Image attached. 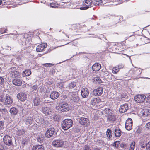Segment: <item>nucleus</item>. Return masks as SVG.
I'll use <instances>...</instances> for the list:
<instances>
[{"instance_id": "obj_1", "label": "nucleus", "mask_w": 150, "mask_h": 150, "mask_svg": "<svg viewBox=\"0 0 150 150\" xmlns=\"http://www.w3.org/2000/svg\"><path fill=\"white\" fill-rule=\"evenodd\" d=\"M73 121L71 119H67L63 120L61 123L62 127L64 130H67L71 127L73 124Z\"/></svg>"}, {"instance_id": "obj_2", "label": "nucleus", "mask_w": 150, "mask_h": 150, "mask_svg": "<svg viewBox=\"0 0 150 150\" xmlns=\"http://www.w3.org/2000/svg\"><path fill=\"white\" fill-rule=\"evenodd\" d=\"M1 101L4 103V105L8 107L12 105L13 102L12 98L7 94H6L3 98H1Z\"/></svg>"}, {"instance_id": "obj_3", "label": "nucleus", "mask_w": 150, "mask_h": 150, "mask_svg": "<svg viewBox=\"0 0 150 150\" xmlns=\"http://www.w3.org/2000/svg\"><path fill=\"white\" fill-rule=\"evenodd\" d=\"M57 108L59 111L62 112H66L69 110V105L65 102L59 103Z\"/></svg>"}, {"instance_id": "obj_4", "label": "nucleus", "mask_w": 150, "mask_h": 150, "mask_svg": "<svg viewBox=\"0 0 150 150\" xmlns=\"http://www.w3.org/2000/svg\"><path fill=\"white\" fill-rule=\"evenodd\" d=\"M56 134V131L54 128H50L48 129L45 133V136L47 138L55 136Z\"/></svg>"}, {"instance_id": "obj_5", "label": "nucleus", "mask_w": 150, "mask_h": 150, "mask_svg": "<svg viewBox=\"0 0 150 150\" xmlns=\"http://www.w3.org/2000/svg\"><path fill=\"white\" fill-rule=\"evenodd\" d=\"M3 141L5 144L8 146H13L12 138L8 135L5 136L3 138Z\"/></svg>"}, {"instance_id": "obj_6", "label": "nucleus", "mask_w": 150, "mask_h": 150, "mask_svg": "<svg viewBox=\"0 0 150 150\" xmlns=\"http://www.w3.org/2000/svg\"><path fill=\"white\" fill-rule=\"evenodd\" d=\"M78 119H79V121L80 124L82 125L87 126L90 124L89 121L87 118L79 117Z\"/></svg>"}, {"instance_id": "obj_7", "label": "nucleus", "mask_w": 150, "mask_h": 150, "mask_svg": "<svg viewBox=\"0 0 150 150\" xmlns=\"http://www.w3.org/2000/svg\"><path fill=\"white\" fill-rule=\"evenodd\" d=\"M93 1L91 0H86L83 2V7H80L81 10H86L92 4Z\"/></svg>"}, {"instance_id": "obj_8", "label": "nucleus", "mask_w": 150, "mask_h": 150, "mask_svg": "<svg viewBox=\"0 0 150 150\" xmlns=\"http://www.w3.org/2000/svg\"><path fill=\"white\" fill-rule=\"evenodd\" d=\"M146 98V96L143 94H138L135 96L134 99L136 102H142L145 100Z\"/></svg>"}, {"instance_id": "obj_9", "label": "nucleus", "mask_w": 150, "mask_h": 150, "mask_svg": "<svg viewBox=\"0 0 150 150\" xmlns=\"http://www.w3.org/2000/svg\"><path fill=\"white\" fill-rule=\"evenodd\" d=\"M125 127L126 129L129 131L132 129V121L131 118H129L126 120Z\"/></svg>"}, {"instance_id": "obj_10", "label": "nucleus", "mask_w": 150, "mask_h": 150, "mask_svg": "<svg viewBox=\"0 0 150 150\" xmlns=\"http://www.w3.org/2000/svg\"><path fill=\"white\" fill-rule=\"evenodd\" d=\"M52 144L55 147H61L63 145L64 142L61 140H56L53 141Z\"/></svg>"}, {"instance_id": "obj_11", "label": "nucleus", "mask_w": 150, "mask_h": 150, "mask_svg": "<svg viewBox=\"0 0 150 150\" xmlns=\"http://www.w3.org/2000/svg\"><path fill=\"white\" fill-rule=\"evenodd\" d=\"M81 95L83 98H87L89 94V90L86 88H83L81 92Z\"/></svg>"}, {"instance_id": "obj_12", "label": "nucleus", "mask_w": 150, "mask_h": 150, "mask_svg": "<svg viewBox=\"0 0 150 150\" xmlns=\"http://www.w3.org/2000/svg\"><path fill=\"white\" fill-rule=\"evenodd\" d=\"M103 92V88L102 87H99L96 89H94L93 91V94L96 96H100Z\"/></svg>"}, {"instance_id": "obj_13", "label": "nucleus", "mask_w": 150, "mask_h": 150, "mask_svg": "<svg viewBox=\"0 0 150 150\" xmlns=\"http://www.w3.org/2000/svg\"><path fill=\"white\" fill-rule=\"evenodd\" d=\"M69 95L70 99L74 102H77L79 101V98L76 94L70 93Z\"/></svg>"}, {"instance_id": "obj_14", "label": "nucleus", "mask_w": 150, "mask_h": 150, "mask_svg": "<svg viewBox=\"0 0 150 150\" xmlns=\"http://www.w3.org/2000/svg\"><path fill=\"white\" fill-rule=\"evenodd\" d=\"M18 98L22 101H25L27 98V95L21 92L17 95Z\"/></svg>"}, {"instance_id": "obj_15", "label": "nucleus", "mask_w": 150, "mask_h": 150, "mask_svg": "<svg viewBox=\"0 0 150 150\" xmlns=\"http://www.w3.org/2000/svg\"><path fill=\"white\" fill-rule=\"evenodd\" d=\"M128 104L125 103L121 105L119 109L120 112L121 113L125 112L129 109Z\"/></svg>"}, {"instance_id": "obj_16", "label": "nucleus", "mask_w": 150, "mask_h": 150, "mask_svg": "<svg viewBox=\"0 0 150 150\" xmlns=\"http://www.w3.org/2000/svg\"><path fill=\"white\" fill-rule=\"evenodd\" d=\"M47 44H42L39 45L36 48V51L38 52H41L45 50L47 47Z\"/></svg>"}, {"instance_id": "obj_17", "label": "nucleus", "mask_w": 150, "mask_h": 150, "mask_svg": "<svg viewBox=\"0 0 150 150\" xmlns=\"http://www.w3.org/2000/svg\"><path fill=\"white\" fill-rule=\"evenodd\" d=\"M44 103H42L40 99L38 97H36L33 100V104L34 106H38L42 105V106Z\"/></svg>"}, {"instance_id": "obj_18", "label": "nucleus", "mask_w": 150, "mask_h": 150, "mask_svg": "<svg viewBox=\"0 0 150 150\" xmlns=\"http://www.w3.org/2000/svg\"><path fill=\"white\" fill-rule=\"evenodd\" d=\"M10 75L13 78H20L21 75V74L18 71L14 70L11 71Z\"/></svg>"}, {"instance_id": "obj_19", "label": "nucleus", "mask_w": 150, "mask_h": 150, "mask_svg": "<svg viewBox=\"0 0 150 150\" xmlns=\"http://www.w3.org/2000/svg\"><path fill=\"white\" fill-rule=\"evenodd\" d=\"M22 81L23 80L21 79L16 78L13 80L12 82L14 85L16 86H19L22 85Z\"/></svg>"}, {"instance_id": "obj_20", "label": "nucleus", "mask_w": 150, "mask_h": 150, "mask_svg": "<svg viewBox=\"0 0 150 150\" xmlns=\"http://www.w3.org/2000/svg\"><path fill=\"white\" fill-rule=\"evenodd\" d=\"M9 112L11 115L15 116L17 114L18 110L16 107H12L10 109Z\"/></svg>"}, {"instance_id": "obj_21", "label": "nucleus", "mask_w": 150, "mask_h": 150, "mask_svg": "<svg viewBox=\"0 0 150 150\" xmlns=\"http://www.w3.org/2000/svg\"><path fill=\"white\" fill-rule=\"evenodd\" d=\"M101 101L100 98H96L93 99L91 100V103L93 105H95L99 104V103Z\"/></svg>"}, {"instance_id": "obj_22", "label": "nucleus", "mask_w": 150, "mask_h": 150, "mask_svg": "<svg viewBox=\"0 0 150 150\" xmlns=\"http://www.w3.org/2000/svg\"><path fill=\"white\" fill-rule=\"evenodd\" d=\"M59 96V93L55 91H53L50 95V98L53 100L57 99Z\"/></svg>"}, {"instance_id": "obj_23", "label": "nucleus", "mask_w": 150, "mask_h": 150, "mask_svg": "<svg viewBox=\"0 0 150 150\" xmlns=\"http://www.w3.org/2000/svg\"><path fill=\"white\" fill-rule=\"evenodd\" d=\"M101 65L100 64L98 63H95L92 67L93 70L95 71H99L101 68Z\"/></svg>"}, {"instance_id": "obj_24", "label": "nucleus", "mask_w": 150, "mask_h": 150, "mask_svg": "<svg viewBox=\"0 0 150 150\" xmlns=\"http://www.w3.org/2000/svg\"><path fill=\"white\" fill-rule=\"evenodd\" d=\"M107 120L109 122H114L116 120L115 116L112 113L108 115Z\"/></svg>"}, {"instance_id": "obj_25", "label": "nucleus", "mask_w": 150, "mask_h": 150, "mask_svg": "<svg viewBox=\"0 0 150 150\" xmlns=\"http://www.w3.org/2000/svg\"><path fill=\"white\" fill-rule=\"evenodd\" d=\"M113 112V110L109 109V108H105L103 110L102 113L104 114L105 115H109L112 113Z\"/></svg>"}, {"instance_id": "obj_26", "label": "nucleus", "mask_w": 150, "mask_h": 150, "mask_svg": "<svg viewBox=\"0 0 150 150\" xmlns=\"http://www.w3.org/2000/svg\"><path fill=\"white\" fill-rule=\"evenodd\" d=\"M25 133L24 129H16V134L18 136H21L23 135Z\"/></svg>"}, {"instance_id": "obj_27", "label": "nucleus", "mask_w": 150, "mask_h": 150, "mask_svg": "<svg viewBox=\"0 0 150 150\" xmlns=\"http://www.w3.org/2000/svg\"><path fill=\"white\" fill-rule=\"evenodd\" d=\"M42 112L45 115H48L50 112V110L49 108L47 107H43L42 108Z\"/></svg>"}, {"instance_id": "obj_28", "label": "nucleus", "mask_w": 150, "mask_h": 150, "mask_svg": "<svg viewBox=\"0 0 150 150\" xmlns=\"http://www.w3.org/2000/svg\"><path fill=\"white\" fill-rule=\"evenodd\" d=\"M142 116L144 117H147L150 115V111L147 109L143 110L142 113Z\"/></svg>"}, {"instance_id": "obj_29", "label": "nucleus", "mask_w": 150, "mask_h": 150, "mask_svg": "<svg viewBox=\"0 0 150 150\" xmlns=\"http://www.w3.org/2000/svg\"><path fill=\"white\" fill-rule=\"evenodd\" d=\"M33 122V118L31 117H28L25 120V124L28 126L30 125Z\"/></svg>"}, {"instance_id": "obj_30", "label": "nucleus", "mask_w": 150, "mask_h": 150, "mask_svg": "<svg viewBox=\"0 0 150 150\" xmlns=\"http://www.w3.org/2000/svg\"><path fill=\"white\" fill-rule=\"evenodd\" d=\"M33 150H44V147L41 145H38L33 146Z\"/></svg>"}, {"instance_id": "obj_31", "label": "nucleus", "mask_w": 150, "mask_h": 150, "mask_svg": "<svg viewBox=\"0 0 150 150\" xmlns=\"http://www.w3.org/2000/svg\"><path fill=\"white\" fill-rule=\"evenodd\" d=\"M122 132L120 129H116L115 130V134L116 137H119L121 135Z\"/></svg>"}, {"instance_id": "obj_32", "label": "nucleus", "mask_w": 150, "mask_h": 150, "mask_svg": "<svg viewBox=\"0 0 150 150\" xmlns=\"http://www.w3.org/2000/svg\"><path fill=\"white\" fill-rule=\"evenodd\" d=\"M76 86V83L75 82H71L69 83L68 86L69 89H72L74 88Z\"/></svg>"}, {"instance_id": "obj_33", "label": "nucleus", "mask_w": 150, "mask_h": 150, "mask_svg": "<svg viewBox=\"0 0 150 150\" xmlns=\"http://www.w3.org/2000/svg\"><path fill=\"white\" fill-rule=\"evenodd\" d=\"M106 135L108 138L110 139L112 137V131L110 129H108L106 132Z\"/></svg>"}, {"instance_id": "obj_34", "label": "nucleus", "mask_w": 150, "mask_h": 150, "mask_svg": "<svg viewBox=\"0 0 150 150\" xmlns=\"http://www.w3.org/2000/svg\"><path fill=\"white\" fill-rule=\"evenodd\" d=\"M26 76H29L31 74V70L30 69L25 70L23 72Z\"/></svg>"}, {"instance_id": "obj_35", "label": "nucleus", "mask_w": 150, "mask_h": 150, "mask_svg": "<svg viewBox=\"0 0 150 150\" xmlns=\"http://www.w3.org/2000/svg\"><path fill=\"white\" fill-rule=\"evenodd\" d=\"M102 0H93V3H94L95 5H99L102 4Z\"/></svg>"}, {"instance_id": "obj_36", "label": "nucleus", "mask_w": 150, "mask_h": 150, "mask_svg": "<svg viewBox=\"0 0 150 150\" xmlns=\"http://www.w3.org/2000/svg\"><path fill=\"white\" fill-rule=\"evenodd\" d=\"M135 142H132L130 144V146L129 149L130 150H134L135 147Z\"/></svg>"}, {"instance_id": "obj_37", "label": "nucleus", "mask_w": 150, "mask_h": 150, "mask_svg": "<svg viewBox=\"0 0 150 150\" xmlns=\"http://www.w3.org/2000/svg\"><path fill=\"white\" fill-rule=\"evenodd\" d=\"M119 71V68L117 67H113L112 72L113 73L116 74L117 72H118Z\"/></svg>"}, {"instance_id": "obj_38", "label": "nucleus", "mask_w": 150, "mask_h": 150, "mask_svg": "<svg viewBox=\"0 0 150 150\" xmlns=\"http://www.w3.org/2000/svg\"><path fill=\"white\" fill-rule=\"evenodd\" d=\"M4 121H0V130L4 129Z\"/></svg>"}, {"instance_id": "obj_39", "label": "nucleus", "mask_w": 150, "mask_h": 150, "mask_svg": "<svg viewBox=\"0 0 150 150\" xmlns=\"http://www.w3.org/2000/svg\"><path fill=\"white\" fill-rule=\"evenodd\" d=\"M43 140V138L42 137L40 136H38L37 138V141L40 143H42Z\"/></svg>"}, {"instance_id": "obj_40", "label": "nucleus", "mask_w": 150, "mask_h": 150, "mask_svg": "<svg viewBox=\"0 0 150 150\" xmlns=\"http://www.w3.org/2000/svg\"><path fill=\"white\" fill-rule=\"evenodd\" d=\"M119 141H116L114 142V143H113V145L116 147H117L119 146Z\"/></svg>"}, {"instance_id": "obj_41", "label": "nucleus", "mask_w": 150, "mask_h": 150, "mask_svg": "<svg viewBox=\"0 0 150 150\" xmlns=\"http://www.w3.org/2000/svg\"><path fill=\"white\" fill-rule=\"evenodd\" d=\"M57 5L54 3H51L50 4V6L52 8H56L57 6Z\"/></svg>"}, {"instance_id": "obj_42", "label": "nucleus", "mask_w": 150, "mask_h": 150, "mask_svg": "<svg viewBox=\"0 0 150 150\" xmlns=\"http://www.w3.org/2000/svg\"><path fill=\"white\" fill-rule=\"evenodd\" d=\"M57 86L58 88L60 89H62L63 87V85L62 83H58L57 84Z\"/></svg>"}, {"instance_id": "obj_43", "label": "nucleus", "mask_w": 150, "mask_h": 150, "mask_svg": "<svg viewBox=\"0 0 150 150\" xmlns=\"http://www.w3.org/2000/svg\"><path fill=\"white\" fill-rule=\"evenodd\" d=\"M8 112L7 110L5 108L2 109L1 113L3 114H5Z\"/></svg>"}, {"instance_id": "obj_44", "label": "nucleus", "mask_w": 150, "mask_h": 150, "mask_svg": "<svg viewBox=\"0 0 150 150\" xmlns=\"http://www.w3.org/2000/svg\"><path fill=\"white\" fill-rule=\"evenodd\" d=\"M43 65L46 67H50L51 66H53V64L51 63H46L44 64Z\"/></svg>"}, {"instance_id": "obj_45", "label": "nucleus", "mask_w": 150, "mask_h": 150, "mask_svg": "<svg viewBox=\"0 0 150 150\" xmlns=\"http://www.w3.org/2000/svg\"><path fill=\"white\" fill-rule=\"evenodd\" d=\"M0 150H7L6 147L0 144Z\"/></svg>"}, {"instance_id": "obj_46", "label": "nucleus", "mask_w": 150, "mask_h": 150, "mask_svg": "<svg viewBox=\"0 0 150 150\" xmlns=\"http://www.w3.org/2000/svg\"><path fill=\"white\" fill-rule=\"evenodd\" d=\"M83 149L84 150H91V149L90 148V147L87 145H85Z\"/></svg>"}, {"instance_id": "obj_47", "label": "nucleus", "mask_w": 150, "mask_h": 150, "mask_svg": "<svg viewBox=\"0 0 150 150\" xmlns=\"http://www.w3.org/2000/svg\"><path fill=\"white\" fill-rule=\"evenodd\" d=\"M111 74H109V72L107 71H105L103 72V75L104 76H107L108 75H110Z\"/></svg>"}, {"instance_id": "obj_48", "label": "nucleus", "mask_w": 150, "mask_h": 150, "mask_svg": "<svg viewBox=\"0 0 150 150\" xmlns=\"http://www.w3.org/2000/svg\"><path fill=\"white\" fill-rule=\"evenodd\" d=\"M140 146L141 148H144L146 146V143H141Z\"/></svg>"}, {"instance_id": "obj_49", "label": "nucleus", "mask_w": 150, "mask_h": 150, "mask_svg": "<svg viewBox=\"0 0 150 150\" xmlns=\"http://www.w3.org/2000/svg\"><path fill=\"white\" fill-rule=\"evenodd\" d=\"M150 148V141L148 143H146V150H147Z\"/></svg>"}, {"instance_id": "obj_50", "label": "nucleus", "mask_w": 150, "mask_h": 150, "mask_svg": "<svg viewBox=\"0 0 150 150\" xmlns=\"http://www.w3.org/2000/svg\"><path fill=\"white\" fill-rule=\"evenodd\" d=\"M4 79L2 77H0V85L4 83Z\"/></svg>"}, {"instance_id": "obj_51", "label": "nucleus", "mask_w": 150, "mask_h": 150, "mask_svg": "<svg viewBox=\"0 0 150 150\" xmlns=\"http://www.w3.org/2000/svg\"><path fill=\"white\" fill-rule=\"evenodd\" d=\"M55 71L54 69H52L50 71V73L51 74H53L55 73Z\"/></svg>"}, {"instance_id": "obj_52", "label": "nucleus", "mask_w": 150, "mask_h": 150, "mask_svg": "<svg viewBox=\"0 0 150 150\" xmlns=\"http://www.w3.org/2000/svg\"><path fill=\"white\" fill-rule=\"evenodd\" d=\"M146 100L148 103H150V95L147 97Z\"/></svg>"}, {"instance_id": "obj_53", "label": "nucleus", "mask_w": 150, "mask_h": 150, "mask_svg": "<svg viewBox=\"0 0 150 150\" xmlns=\"http://www.w3.org/2000/svg\"><path fill=\"white\" fill-rule=\"evenodd\" d=\"M146 127L148 129H150V122L148 123L146 125Z\"/></svg>"}, {"instance_id": "obj_54", "label": "nucleus", "mask_w": 150, "mask_h": 150, "mask_svg": "<svg viewBox=\"0 0 150 150\" xmlns=\"http://www.w3.org/2000/svg\"><path fill=\"white\" fill-rule=\"evenodd\" d=\"M38 86L37 85H34L32 87V89L34 91H35L37 89Z\"/></svg>"}, {"instance_id": "obj_55", "label": "nucleus", "mask_w": 150, "mask_h": 150, "mask_svg": "<svg viewBox=\"0 0 150 150\" xmlns=\"http://www.w3.org/2000/svg\"><path fill=\"white\" fill-rule=\"evenodd\" d=\"M28 140V139L27 138H25V140H23L22 142L23 143L25 144V142H26Z\"/></svg>"}, {"instance_id": "obj_56", "label": "nucleus", "mask_w": 150, "mask_h": 150, "mask_svg": "<svg viewBox=\"0 0 150 150\" xmlns=\"http://www.w3.org/2000/svg\"><path fill=\"white\" fill-rule=\"evenodd\" d=\"M25 45H26V47H25L26 48L27 47H28V45H27V44H26V42H25Z\"/></svg>"}, {"instance_id": "obj_57", "label": "nucleus", "mask_w": 150, "mask_h": 150, "mask_svg": "<svg viewBox=\"0 0 150 150\" xmlns=\"http://www.w3.org/2000/svg\"><path fill=\"white\" fill-rule=\"evenodd\" d=\"M3 4V2L1 0H0V5Z\"/></svg>"}, {"instance_id": "obj_58", "label": "nucleus", "mask_w": 150, "mask_h": 150, "mask_svg": "<svg viewBox=\"0 0 150 150\" xmlns=\"http://www.w3.org/2000/svg\"><path fill=\"white\" fill-rule=\"evenodd\" d=\"M94 150H99V149H98L97 148H96Z\"/></svg>"}, {"instance_id": "obj_59", "label": "nucleus", "mask_w": 150, "mask_h": 150, "mask_svg": "<svg viewBox=\"0 0 150 150\" xmlns=\"http://www.w3.org/2000/svg\"><path fill=\"white\" fill-rule=\"evenodd\" d=\"M117 1H121L123 0H116Z\"/></svg>"}, {"instance_id": "obj_60", "label": "nucleus", "mask_w": 150, "mask_h": 150, "mask_svg": "<svg viewBox=\"0 0 150 150\" xmlns=\"http://www.w3.org/2000/svg\"><path fill=\"white\" fill-rule=\"evenodd\" d=\"M2 112V109L0 108V112Z\"/></svg>"}, {"instance_id": "obj_61", "label": "nucleus", "mask_w": 150, "mask_h": 150, "mask_svg": "<svg viewBox=\"0 0 150 150\" xmlns=\"http://www.w3.org/2000/svg\"><path fill=\"white\" fill-rule=\"evenodd\" d=\"M1 71V68L0 67V72Z\"/></svg>"}, {"instance_id": "obj_62", "label": "nucleus", "mask_w": 150, "mask_h": 150, "mask_svg": "<svg viewBox=\"0 0 150 150\" xmlns=\"http://www.w3.org/2000/svg\"><path fill=\"white\" fill-rule=\"evenodd\" d=\"M71 45H74L72 43H71Z\"/></svg>"}, {"instance_id": "obj_63", "label": "nucleus", "mask_w": 150, "mask_h": 150, "mask_svg": "<svg viewBox=\"0 0 150 150\" xmlns=\"http://www.w3.org/2000/svg\"><path fill=\"white\" fill-rule=\"evenodd\" d=\"M8 47L11 49V47H10L8 46Z\"/></svg>"}, {"instance_id": "obj_64", "label": "nucleus", "mask_w": 150, "mask_h": 150, "mask_svg": "<svg viewBox=\"0 0 150 150\" xmlns=\"http://www.w3.org/2000/svg\"><path fill=\"white\" fill-rule=\"evenodd\" d=\"M122 98H124V97H123V96H122Z\"/></svg>"}]
</instances>
